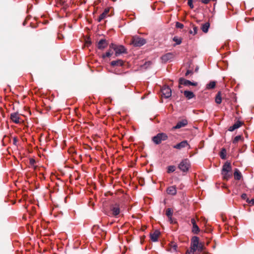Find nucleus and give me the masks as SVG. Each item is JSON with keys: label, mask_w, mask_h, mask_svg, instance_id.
<instances>
[{"label": "nucleus", "mask_w": 254, "mask_h": 254, "mask_svg": "<svg viewBox=\"0 0 254 254\" xmlns=\"http://www.w3.org/2000/svg\"><path fill=\"white\" fill-rule=\"evenodd\" d=\"M168 139V136L164 133H159L156 135L152 137V141L156 144H160L162 141H165Z\"/></svg>", "instance_id": "nucleus-1"}, {"label": "nucleus", "mask_w": 254, "mask_h": 254, "mask_svg": "<svg viewBox=\"0 0 254 254\" xmlns=\"http://www.w3.org/2000/svg\"><path fill=\"white\" fill-rule=\"evenodd\" d=\"M110 48L113 49L115 51L116 56H118L120 54L127 53L126 48L122 45L118 46L112 43L110 45Z\"/></svg>", "instance_id": "nucleus-2"}, {"label": "nucleus", "mask_w": 254, "mask_h": 254, "mask_svg": "<svg viewBox=\"0 0 254 254\" xmlns=\"http://www.w3.org/2000/svg\"><path fill=\"white\" fill-rule=\"evenodd\" d=\"M146 43V40L139 36H133L132 38L131 44L135 47H140Z\"/></svg>", "instance_id": "nucleus-3"}, {"label": "nucleus", "mask_w": 254, "mask_h": 254, "mask_svg": "<svg viewBox=\"0 0 254 254\" xmlns=\"http://www.w3.org/2000/svg\"><path fill=\"white\" fill-rule=\"evenodd\" d=\"M190 166V161L185 159L183 160L179 165V168L184 172H187L188 171Z\"/></svg>", "instance_id": "nucleus-4"}, {"label": "nucleus", "mask_w": 254, "mask_h": 254, "mask_svg": "<svg viewBox=\"0 0 254 254\" xmlns=\"http://www.w3.org/2000/svg\"><path fill=\"white\" fill-rule=\"evenodd\" d=\"M111 214L114 217H117L120 213V205L118 203L113 204L110 207Z\"/></svg>", "instance_id": "nucleus-5"}, {"label": "nucleus", "mask_w": 254, "mask_h": 254, "mask_svg": "<svg viewBox=\"0 0 254 254\" xmlns=\"http://www.w3.org/2000/svg\"><path fill=\"white\" fill-rule=\"evenodd\" d=\"M199 238L197 236H193L191 241V249L192 251L191 253H194L197 250V247L199 244Z\"/></svg>", "instance_id": "nucleus-6"}, {"label": "nucleus", "mask_w": 254, "mask_h": 254, "mask_svg": "<svg viewBox=\"0 0 254 254\" xmlns=\"http://www.w3.org/2000/svg\"><path fill=\"white\" fill-rule=\"evenodd\" d=\"M179 87L181 88V85H185L187 86H190V85L192 86H196V82H192L190 81V80L185 79L184 78H181L179 80Z\"/></svg>", "instance_id": "nucleus-7"}, {"label": "nucleus", "mask_w": 254, "mask_h": 254, "mask_svg": "<svg viewBox=\"0 0 254 254\" xmlns=\"http://www.w3.org/2000/svg\"><path fill=\"white\" fill-rule=\"evenodd\" d=\"M188 146H190L188 141L187 140H183L181 142L174 145L173 148L180 150L183 148L186 147Z\"/></svg>", "instance_id": "nucleus-8"}, {"label": "nucleus", "mask_w": 254, "mask_h": 254, "mask_svg": "<svg viewBox=\"0 0 254 254\" xmlns=\"http://www.w3.org/2000/svg\"><path fill=\"white\" fill-rule=\"evenodd\" d=\"M174 58V55L172 53H167L162 56L161 59L164 63H166L168 61L172 60Z\"/></svg>", "instance_id": "nucleus-9"}, {"label": "nucleus", "mask_w": 254, "mask_h": 254, "mask_svg": "<svg viewBox=\"0 0 254 254\" xmlns=\"http://www.w3.org/2000/svg\"><path fill=\"white\" fill-rule=\"evenodd\" d=\"M108 42L105 39H101L97 44V48L100 50H103L107 47Z\"/></svg>", "instance_id": "nucleus-10"}, {"label": "nucleus", "mask_w": 254, "mask_h": 254, "mask_svg": "<svg viewBox=\"0 0 254 254\" xmlns=\"http://www.w3.org/2000/svg\"><path fill=\"white\" fill-rule=\"evenodd\" d=\"M110 7H107L105 9L103 12L102 14H101L99 16V17L98 18V22L101 21V20H102L103 19H105V18H106L107 16H109L108 14L110 11Z\"/></svg>", "instance_id": "nucleus-11"}, {"label": "nucleus", "mask_w": 254, "mask_h": 254, "mask_svg": "<svg viewBox=\"0 0 254 254\" xmlns=\"http://www.w3.org/2000/svg\"><path fill=\"white\" fill-rule=\"evenodd\" d=\"M10 119L15 124H18L20 123V118L17 113H11L10 114Z\"/></svg>", "instance_id": "nucleus-12"}, {"label": "nucleus", "mask_w": 254, "mask_h": 254, "mask_svg": "<svg viewBox=\"0 0 254 254\" xmlns=\"http://www.w3.org/2000/svg\"><path fill=\"white\" fill-rule=\"evenodd\" d=\"M188 124V121L187 120H183L177 123V125L173 127L174 129H179L182 127H185Z\"/></svg>", "instance_id": "nucleus-13"}, {"label": "nucleus", "mask_w": 254, "mask_h": 254, "mask_svg": "<svg viewBox=\"0 0 254 254\" xmlns=\"http://www.w3.org/2000/svg\"><path fill=\"white\" fill-rule=\"evenodd\" d=\"M161 95H171V90L169 86H164L161 89Z\"/></svg>", "instance_id": "nucleus-14"}, {"label": "nucleus", "mask_w": 254, "mask_h": 254, "mask_svg": "<svg viewBox=\"0 0 254 254\" xmlns=\"http://www.w3.org/2000/svg\"><path fill=\"white\" fill-rule=\"evenodd\" d=\"M167 192L168 194L174 195L177 193L176 188L175 186H170L167 189Z\"/></svg>", "instance_id": "nucleus-15"}, {"label": "nucleus", "mask_w": 254, "mask_h": 254, "mask_svg": "<svg viewBox=\"0 0 254 254\" xmlns=\"http://www.w3.org/2000/svg\"><path fill=\"white\" fill-rule=\"evenodd\" d=\"M232 167L231 164L229 162H227L225 163L222 167V172H231Z\"/></svg>", "instance_id": "nucleus-16"}, {"label": "nucleus", "mask_w": 254, "mask_h": 254, "mask_svg": "<svg viewBox=\"0 0 254 254\" xmlns=\"http://www.w3.org/2000/svg\"><path fill=\"white\" fill-rule=\"evenodd\" d=\"M242 125V124L241 122L237 121L236 123H235L233 126L229 127L228 130L230 131H233L236 129L240 127Z\"/></svg>", "instance_id": "nucleus-17"}, {"label": "nucleus", "mask_w": 254, "mask_h": 254, "mask_svg": "<svg viewBox=\"0 0 254 254\" xmlns=\"http://www.w3.org/2000/svg\"><path fill=\"white\" fill-rule=\"evenodd\" d=\"M159 232L156 231L153 233L150 234V239L153 242H157L159 235Z\"/></svg>", "instance_id": "nucleus-18"}, {"label": "nucleus", "mask_w": 254, "mask_h": 254, "mask_svg": "<svg viewBox=\"0 0 254 254\" xmlns=\"http://www.w3.org/2000/svg\"><path fill=\"white\" fill-rule=\"evenodd\" d=\"M111 65L113 66H122L124 65V62L122 60L113 61L111 63Z\"/></svg>", "instance_id": "nucleus-19"}, {"label": "nucleus", "mask_w": 254, "mask_h": 254, "mask_svg": "<svg viewBox=\"0 0 254 254\" xmlns=\"http://www.w3.org/2000/svg\"><path fill=\"white\" fill-rule=\"evenodd\" d=\"M216 86V82L214 81H211L206 85V89H212Z\"/></svg>", "instance_id": "nucleus-20"}, {"label": "nucleus", "mask_w": 254, "mask_h": 254, "mask_svg": "<svg viewBox=\"0 0 254 254\" xmlns=\"http://www.w3.org/2000/svg\"><path fill=\"white\" fill-rule=\"evenodd\" d=\"M209 26V23L206 22L204 24H202L201 29L204 33H206L208 32Z\"/></svg>", "instance_id": "nucleus-21"}, {"label": "nucleus", "mask_w": 254, "mask_h": 254, "mask_svg": "<svg viewBox=\"0 0 254 254\" xmlns=\"http://www.w3.org/2000/svg\"><path fill=\"white\" fill-rule=\"evenodd\" d=\"M234 178L236 180H240L242 178V175L241 172L236 169L234 173Z\"/></svg>", "instance_id": "nucleus-22"}, {"label": "nucleus", "mask_w": 254, "mask_h": 254, "mask_svg": "<svg viewBox=\"0 0 254 254\" xmlns=\"http://www.w3.org/2000/svg\"><path fill=\"white\" fill-rule=\"evenodd\" d=\"M191 25V27L192 28V30H190L189 33L190 34H192L193 35H194L197 33L198 28L197 26H196L194 24H192Z\"/></svg>", "instance_id": "nucleus-23"}, {"label": "nucleus", "mask_w": 254, "mask_h": 254, "mask_svg": "<svg viewBox=\"0 0 254 254\" xmlns=\"http://www.w3.org/2000/svg\"><path fill=\"white\" fill-rule=\"evenodd\" d=\"M173 41L176 42V44L174 45V46L181 44L182 41V38L178 36L174 37V38H173Z\"/></svg>", "instance_id": "nucleus-24"}, {"label": "nucleus", "mask_w": 254, "mask_h": 254, "mask_svg": "<svg viewBox=\"0 0 254 254\" xmlns=\"http://www.w3.org/2000/svg\"><path fill=\"white\" fill-rule=\"evenodd\" d=\"M223 179L228 180L231 177V175L229 174V172H221Z\"/></svg>", "instance_id": "nucleus-25"}, {"label": "nucleus", "mask_w": 254, "mask_h": 254, "mask_svg": "<svg viewBox=\"0 0 254 254\" xmlns=\"http://www.w3.org/2000/svg\"><path fill=\"white\" fill-rule=\"evenodd\" d=\"M166 215L168 216V218L172 219V216L173 215V211L171 208H168L166 211Z\"/></svg>", "instance_id": "nucleus-26"}, {"label": "nucleus", "mask_w": 254, "mask_h": 254, "mask_svg": "<svg viewBox=\"0 0 254 254\" xmlns=\"http://www.w3.org/2000/svg\"><path fill=\"white\" fill-rule=\"evenodd\" d=\"M176 170V167L173 165H171L168 167L167 173H171L174 172Z\"/></svg>", "instance_id": "nucleus-27"}, {"label": "nucleus", "mask_w": 254, "mask_h": 254, "mask_svg": "<svg viewBox=\"0 0 254 254\" xmlns=\"http://www.w3.org/2000/svg\"><path fill=\"white\" fill-rule=\"evenodd\" d=\"M199 231V228L197 225V224L194 225V226H192V232L194 234H198Z\"/></svg>", "instance_id": "nucleus-28"}, {"label": "nucleus", "mask_w": 254, "mask_h": 254, "mask_svg": "<svg viewBox=\"0 0 254 254\" xmlns=\"http://www.w3.org/2000/svg\"><path fill=\"white\" fill-rule=\"evenodd\" d=\"M226 156V151L225 149H222L220 153V157L222 159H225Z\"/></svg>", "instance_id": "nucleus-29"}, {"label": "nucleus", "mask_w": 254, "mask_h": 254, "mask_svg": "<svg viewBox=\"0 0 254 254\" xmlns=\"http://www.w3.org/2000/svg\"><path fill=\"white\" fill-rule=\"evenodd\" d=\"M177 248V246L175 244L172 243L171 244V247L170 249L171 252H176Z\"/></svg>", "instance_id": "nucleus-30"}, {"label": "nucleus", "mask_w": 254, "mask_h": 254, "mask_svg": "<svg viewBox=\"0 0 254 254\" xmlns=\"http://www.w3.org/2000/svg\"><path fill=\"white\" fill-rule=\"evenodd\" d=\"M29 163H30V164L31 166V167L32 168H33L34 169H35L36 168V166H35V159L33 158L30 159Z\"/></svg>", "instance_id": "nucleus-31"}, {"label": "nucleus", "mask_w": 254, "mask_h": 254, "mask_svg": "<svg viewBox=\"0 0 254 254\" xmlns=\"http://www.w3.org/2000/svg\"><path fill=\"white\" fill-rule=\"evenodd\" d=\"M113 54V52H111L110 50L107 52L105 54L102 55V58L105 59L106 57H110Z\"/></svg>", "instance_id": "nucleus-32"}, {"label": "nucleus", "mask_w": 254, "mask_h": 254, "mask_svg": "<svg viewBox=\"0 0 254 254\" xmlns=\"http://www.w3.org/2000/svg\"><path fill=\"white\" fill-rule=\"evenodd\" d=\"M242 138V137L241 135H237L234 138L233 140V143L234 144L237 143Z\"/></svg>", "instance_id": "nucleus-33"}, {"label": "nucleus", "mask_w": 254, "mask_h": 254, "mask_svg": "<svg viewBox=\"0 0 254 254\" xmlns=\"http://www.w3.org/2000/svg\"><path fill=\"white\" fill-rule=\"evenodd\" d=\"M222 101L221 96H216L215 102L217 104H220Z\"/></svg>", "instance_id": "nucleus-34"}, {"label": "nucleus", "mask_w": 254, "mask_h": 254, "mask_svg": "<svg viewBox=\"0 0 254 254\" xmlns=\"http://www.w3.org/2000/svg\"><path fill=\"white\" fill-rule=\"evenodd\" d=\"M203 249V246L202 243H200L198 246L197 247V250L199 252H201Z\"/></svg>", "instance_id": "nucleus-35"}, {"label": "nucleus", "mask_w": 254, "mask_h": 254, "mask_svg": "<svg viewBox=\"0 0 254 254\" xmlns=\"http://www.w3.org/2000/svg\"><path fill=\"white\" fill-rule=\"evenodd\" d=\"M188 4L190 7V8L192 9L194 7L193 4V0H188Z\"/></svg>", "instance_id": "nucleus-36"}, {"label": "nucleus", "mask_w": 254, "mask_h": 254, "mask_svg": "<svg viewBox=\"0 0 254 254\" xmlns=\"http://www.w3.org/2000/svg\"><path fill=\"white\" fill-rule=\"evenodd\" d=\"M176 26L177 28L182 29V28H183L184 27V25L182 23H181L177 22L176 23Z\"/></svg>", "instance_id": "nucleus-37"}, {"label": "nucleus", "mask_w": 254, "mask_h": 254, "mask_svg": "<svg viewBox=\"0 0 254 254\" xmlns=\"http://www.w3.org/2000/svg\"><path fill=\"white\" fill-rule=\"evenodd\" d=\"M247 202L250 205H254V198H253L251 200L249 198H247Z\"/></svg>", "instance_id": "nucleus-38"}, {"label": "nucleus", "mask_w": 254, "mask_h": 254, "mask_svg": "<svg viewBox=\"0 0 254 254\" xmlns=\"http://www.w3.org/2000/svg\"><path fill=\"white\" fill-rule=\"evenodd\" d=\"M184 95H193V93L191 91H185L184 92Z\"/></svg>", "instance_id": "nucleus-39"}, {"label": "nucleus", "mask_w": 254, "mask_h": 254, "mask_svg": "<svg viewBox=\"0 0 254 254\" xmlns=\"http://www.w3.org/2000/svg\"><path fill=\"white\" fill-rule=\"evenodd\" d=\"M241 198L243 199H245V200H247V198H248L247 197V194L246 193H243L242 195H241Z\"/></svg>", "instance_id": "nucleus-40"}, {"label": "nucleus", "mask_w": 254, "mask_h": 254, "mask_svg": "<svg viewBox=\"0 0 254 254\" xmlns=\"http://www.w3.org/2000/svg\"><path fill=\"white\" fill-rule=\"evenodd\" d=\"M191 223L192 225V226H194V225L196 224L195 220L194 218L191 219Z\"/></svg>", "instance_id": "nucleus-41"}, {"label": "nucleus", "mask_w": 254, "mask_h": 254, "mask_svg": "<svg viewBox=\"0 0 254 254\" xmlns=\"http://www.w3.org/2000/svg\"><path fill=\"white\" fill-rule=\"evenodd\" d=\"M192 72L191 70H188L185 74V75L187 76H188L190 73H192Z\"/></svg>", "instance_id": "nucleus-42"}, {"label": "nucleus", "mask_w": 254, "mask_h": 254, "mask_svg": "<svg viewBox=\"0 0 254 254\" xmlns=\"http://www.w3.org/2000/svg\"><path fill=\"white\" fill-rule=\"evenodd\" d=\"M186 254H194V253H191V252H187L186 253Z\"/></svg>", "instance_id": "nucleus-43"}, {"label": "nucleus", "mask_w": 254, "mask_h": 254, "mask_svg": "<svg viewBox=\"0 0 254 254\" xmlns=\"http://www.w3.org/2000/svg\"><path fill=\"white\" fill-rule=\"evenodd\" d=\"M188 99H190L191 98H192L193 96H186Z\"/></svg>", "instance_id": "nucleus-44"}, {"label": "nucleus", "mask_w": 254, "mask_h": 254, "mask_svg": "<svg viewBox=\"0 0 254 254\" xmlns=\"http://www.w3.org/2000/svg\"><path fill=\"white\" fill-rule=\"evenodd\" d=\"M169 221L171 223H173V218H172V219H169Z\"/></svg>", "instance_id": "nucleus-45"}, {"label": "nucleus", "mask_w": 254, "mask_h": 254, "mask_svg": "<svg viewBox=\"0 0 254 254\" xmlns=\"http://www.w3.org/2000/svg\"><path fill=\"white\" fill-rule=\"evenodd\" d=\"M220 94H221V92L219 91V92H218L217 93V95H216L219 96V95H220Z\"/></svg>", "instance_id": "nucleus-46"}, {"label": "nucleus", "mask_w": 254, "mask_h": 254, "mask_svg": "<svg viewBox=\"0 0 254 254\" xmlns=\"http://www.w3.org/2000/svg\"><path fill=\"white\" fill-rule=\"evenodd\" d=\"M165 98H168L169 97H170V96H164Z\"/></svg>", "instance_id": "nucleus-47"}, {"label": "nucleus", "mask_w": 254, "mask_h": 254, "mask_svg": "<svg viewBox=\"0 0 254 254\" xmlns=\"http://www.w3.org/2000/svg\"><path fill=\"white\" fill-rule=\"evenodd\" d=\"M87 44H91V42H87Z\"/></svg>", "instance_id": "nucleus-48"}]
</instances>
